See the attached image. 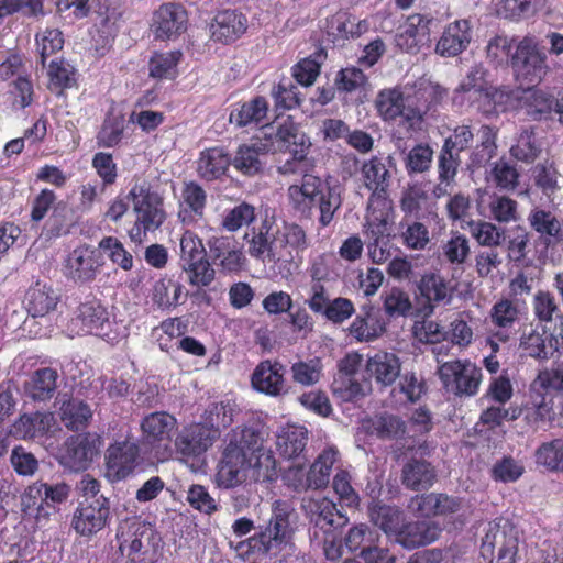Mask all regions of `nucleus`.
I'll return each mask as SVG.
<instances>
[{"mask_svg": "<svg viewBox=\"0 0 563 563\" xmlns=\"http://www.w3.org/2000/svg\"><path fill=\"white\" fill-rule=\"evenodd\" d=\"M308 441V430L301 426H289L277 437V450L286 459L298 457L305 450Z\"/></svg>", "mask_w": 563, "mask_h": 563, "instance_id": "43", "label": "nucleus"}, {"mask_svg": "<svg viewBox=\"0 0 563 563\" xmlns=\"http://www.w3.org/2000/svg\"><path fill=\"white\" fill-rule=\"evenodd\" d=\"M531 179L533 185L549 198L560 189L559 172L554 164L548 161L532 167Z\"/></svg>", "mask_w": 563, "mask_h": 563, "instance_id": "53", "label": "nucleus"}, {"mask_svg": "<svg viewBox=\"0 0 563 563\" xmlns=\"http://www.w3.org/2000/svg\"><path fill=\"white\" fill-rule=\"evenodd\" d=\"M338 454L336 450L330 448L318 456L307 474V486L309 488L319 489L329 484L331 470L336 461Z\"/></svg>", "mask_w": 563, "mask_h": 563, "instance_id": "45", "label": "nucleus"}, {"mask_svg": "<svg viewBox=\"0 0 563 563\" xmlns=\"http://www.w3.org/2000/svg\"><path fill=\"white\" fill-rule=\"evenodd\" d=\"M350 333L360 342H371L385 332V322L379 318V311L373 307H363L350 325Z\"/></svg>", "mask_w": 563, "mask_h": 563, "instance_id": "37", "label": "nucleus"}, {"mask_svg": "<svg viewBox=\"0 0 563 563\" xmlns=\"http://www.w3.org/2000/svg\"><path fill=\"white\" fill-rule=\"evenodd\" d=\"M468 228L471 235L475 239L478 245L484 249L503 247L506 241L505 229L499 228L489 221H471L468 223Z\"/></svg>", "mask_w": 563, "mask_h": 563, "instance_id": "48", "label": "nucleus"}, {"mask_svg": "<svg viewBox=\"0 0 563 563\" xmlns=\"http://www.w3.org/2000/svg\"><path fill=\"white\" fill-rule=\"evenodd\" d=\"M545 334V328L542 333L536 329L528 333H522L519 344L520 349L531 358L539 362H548L554 356L555 350L550 346L549 334Z\"/></svg>", "mask_w": 563, "mask_h": 563, "instance_id": "44", "label": "nucleus"}, {"mask_svg": "<svg viewBox=\"0 0 563 563\" xmlns=\"http://www.w3.org/2000/svg\"><path fill=\"white\" fill-rule=\"evenodd\" d=\"M530 393L545 397L563 394V363L540 369L530 384Z\"/></svg>", "mask_w": 563, "mask_h": 563, "instance_id": "40", "label": "nucleus"}, {"mask_svg": "<svg viewBox=\"0 0 563 563\" xmlns=\"http://www.w3.org/2000/svg\"><path fill=\"white\" fill-rule=\"evenodd\" d=\"M209 258L224 273L242 269L244 256L238 242L231 236H212L208 240Z\"/></svg>", "mask_w": 563, "mask_h": 563, "instance_id": "27", "label": "nucleus"}, {"mask_svg": "<svg viewBox=\"0 0 563 563\" xmlns=\"http://www.w3.org/2000/svg\"><path fill=\"white\" fill-rule=\"evenodd\" d=\"M279 243L282 247H289V255L294 251L297 255L303 253L310 246V240L303 228L295 222L285 223Z\"/></svg>", "mask_w": 563, "mask_h": 563, "instance_id": "63", "label": "nucleus"}, {"mask_svg": "<svg viewBox=\"0 0 563 563\" xmlns=\"http://www.w3.org/2000/svg\"><path fill=\"white\" fill-rule=\"evenodd\" d=\"M272 151L267 141L258 139L249 144L240 145L231 161V165L242 175L253 177L261 174L265 166V157Z\"/></svg>", "mask_w": 563, "mask_h": 563, "instance_id": "25", "label": "nucleus"}, {"mask_svg": "<svg viewBox=\"0 0 563 563\" xmlns=\"http://www.w3.org/2000/svg\"><path fill=\"white\" fill-rule=\"evenodd\" d=\"M402 231L400 233L402 244L416 251H422L430 242L428 228L418 221L401 223Z\"/></svg>", "mask_w": 563, "mask_h": 563, "instance_id": "64", "label": "nucleus"}, {"mask_svg": "<svg viewBox=\"0 0 563 563\" xmlns=\"http://www.w3.org/2000/svg\"><path fill=\"white\" fill-rule=\"evenodd\" d=\"M186 24V10L180 4L165 3L155 11L152 26L155 37L164 41L179 36Z\"/></svg>", "mask_w": 563, "mask_h": 563, "instance_id": "26", "label": "nucleus"}, {"mask_svg": "<svg viewBox=\"0 0 563 563\" xmlns=\"http://www.w3.org/2000/svg\"><path fill=\"white\" fill-rule=\"evenodd\" d=\"M299 174L302 175L301 184L288 188L290 206L305 219H312L318 211L320 225L328 227L342 205L339 188L307 173V169Z\"/></svg>", "mask_w": 563, "mask_h": 563, "instance_id": "2", "label": "nucleus"}, {"mask_svg": "<svg viewBox=\"0 0 563 563\" xmlns=\"http://www.w3.org/2000/svg\"><path fill=\"white\" fill-rule=\"evenodd\" d=\"M107 309L97 300L80 303L75 317L70 320L69 329L76 334L90 333L113 343L119 340V332L113 329Z\"/></svg>", "mask_w": 563, "mask_h": 563, "instance_id": "11", "label": "nucleus"}, {"mask_svg": "<svg viewBox=\"0 0 563 563\" xmlns=\"http://www.w3.org/2000/svg\"><path fill=\"white\" fill-rule=\"evenodd\" d=\"M264 141L272 145V151L288 152L291 155L278 167L280 174H298L308 169L307 153L311 143L292 122L283 123L273 139L265 137Z\"/></svg>", "mask_w": 563, "mask_h": 563, "instance_id": "7", "label": "nucleus"}, {"mask_svg": "<svg viewBox=\"0 0 563 563\" xmlns=\"http://www.w3.org/2000/svg\"><path fill=\"white\" fill-rule=\"evenodd\" d=\"M58 373L51 367L35 371L25 384V390L33 400L44 401L51 399L57 388Z\"/></svg>", "mask_w": 563, "mask_h": 563, "instance_id": "41", "label": "nucleus"}, {"mask_svg": "<svg viewBox=\"0 0 563 563\" xmlns=\"http://www.w3.org/2000/svg\"><path fill=\"white\" fill-rule=\"evenodd\" d=\"M437 374L443 388L459 397L475 396L483 379L482 368L468 360L444 362L438 366Z\"/></svg>", "mask_w": 563, "mask_h": 563, "instance_id": "9", "label": "nucleus"}, {"mask_svg": "<svg viewBox=\"0 0 563 563\" xmlns=\"http://www.w3.org/2000/svg\"><path fill=\"white\" fill-rule=\"evenodd\" d=\"M393 162L391 156L386 158L373 156L364 162L361 168L365 187L377 198H385L391 184V174L388 165Z\"/></svg>", "mask_w": 563, "mask_h": 563, "instance_id": "31", "label": "nucleus"}, {"mask_svg": "<svg viewBox=\"0 0 563 563\" xmlns=\"http://www.w3.org/2000/svg\"><path fill=\"white\" fill-rule=\"evenodd\" d=\"M206 257L207 253L202 241L194 233L186 232L180 240L179 265L183 271H187Z\"/></svg>", "mask_w": 563, "mask_h": 563, "instance_id": "57", "label": "nucleus"}, {"mask_svg": "<svg viewBox=\"0 0 563 563\" xmlns=\"http://www.w3.org/2000/svg\"><path fill=\"white\" fill-rule=\"evenodd\" d=\"M510 529L515 528L510 525H504L503 527L497 523L488 525L481 544V554L484 560L492 563L495 556V552L497 554L500 553V550L506 547V542L508 543Z\"/></svg>", "mask_w": 563, "mask_h": 563, "instance_id": "47", "label": "nucleus"}, {"mask_svg": "<svg viewBox=\"0 0 563 563\" xmlns=\"http://www.w3.org/2000/svg\"><path fill=\"white\" fill-rule=\"evenodd\" d=\"M404 95L405 124L407 131H411L418 129L424 115L448 96V90L429 79H420L413 87L405 88Z\"/></svg>", "mask_w": 563, "mask_h": 563, "instance_id": "8", "label": "nucleus"}, {"mask_svg": "<svg viewBox=\"0 0 563 563\" xmlns=\"http://www.w3.org/2000/svg\"><path fill=\"white\" fill-rule=\"evenodd\" d=\"M395 146L400 150L404 156V166L408 176L412 177L418 174H423L431 168L433 150L428 144L419 143L406 152V148L402 147V139L397 137Z\"/></svg>", "mask_w": 563, "mask_h": 563, "instance_id": "39", "label": "nucleus"}, {"mask_svg": "<svg viewBox=\"0 0 563 563\" xmlns=\"http://www.w3.org/2000/svg\"><path fill=\"white\" fill-rule=\"evenodd\" d=\"M126 199H131L139 225H143L145 230L155 231L165 221L163 198L152 189L148 181L135 183L126 195Z\"/></svg>", "mask_w": 563, "mask_h": 563, "instance_id": "14", "label": "nucleus"}, {"mask_svg": "<svg viewBox=\"0 0 563 563\" xmlns=\"http://www.w3.org/2000/svg\"><path fill=\"white\" fill-rule=\"evenodd\" d=\"M302 508L309 520L310 540H319L323 534L339 532L349 522V518L325 497L305 499Z\"/></svg>", "mask_w": 563, "mask_h": 563, "instance_id": "12", "label": "nucleus"}, {"mask_svg": "<svg viewBox=\"0 0 563 563\" xmlns=\"http://www.w3.org/2000/svg\"><path fill=\"white\" fill-rule=\"evenodd\" d=\"M263 442V432L254 427L233 430L218 464V486L235 489L250 474L255 482L275 481L276 460L271 450L264 449Z\"/></svg>", "mask_w": 563, "mask_h": 563, "instance_id": "1", "label": "nucleus"}, {"mask_svg": "<svg viewBox=\"0 0 563 563\" xmlns=\"http://www.w3.org/2000/svg\"><path fill=\"white\" fill-rule=\"evenodd\" d=\"M519 101L526 114L532 120L548 119L554 112L555 98L537 87H527Z\"/></svg>", "mask_w": 563, "mask_h": 563, "instance_id": "36", "label": "nucleus"}, {"mask_svg": "<svg viewBox=\"0 0 563 563\" xmlns=\"http://www.w3.org/2000/svg\"><path fill=\"white\" fill-rule=\"evenodd\" d=\"M211 430L202 424L184 428L176 437L174 446L181 461L200 457L213 442Z\"/></svg>", "mask_w": 563, "mask_h": 563, "instance_id": "21", "label": "nucleus"}, {"mask_svg": "<svg viewBox=\"0 0 563 563\" xmlns=\"http://www.w3.org/2000/svg\"><path fill=\"white\" fill-rule=\"evenodd\" d=\"M101 445L102 439L95 432L71 435L59 448L57 461L73 472L85 471L99 455Z\"/></svg>", "mask_w": 563, "mask_h": 563, "instance_id": "13", "label": "nucleus"}, {"mask_svg": "<svg viewBox=\"0 0 563 563\" xmlns=\"http://www.w3.org/2000/svg\"><path fill=\"white\" fill-rule=\"evenodd\" d=\"M110 519V500L107 497L80 503L76 508L71 527L80 536L90 537L102 530Z\"/></svg>", "mask_w": 563, "mask_h": 563, "instance_id": "16", "label": "nucleus"}, {"mask_svg": "<svg viewBox=\"0 0 563 563\" xmlns=\"http://www.w3.org/2000/svg\"><path fill=\"white\" fill-rule=\"evenodd\" d=\"M478 135L481 143L473 150L470 156V167L481 168L496 155V131L489 125H482Z\"/></svg>", "mask_w": 563, "mask_h": 563, "instance_id": "49", "label": "nucleus"}, {"mask_svg": "<svg viewBox=\"0 0 563 563\" xmlns=\"http://www.w3.org/2000/svg\"><path fill=\"white\" fill-rule=\"evenodd\" d=\"M254 221L255 208L247 202H241L225 210L221 225L229 232H235L244 225H250Z\"/></svg>", "mask_w": 563, "mask_h": 563, "instance_id": "61", "label": "nucleus"}, {"mask_svg": "<svg viewBox=\"0 0 563 563\" xmlns=\"http://www.w3.org/2000/svg\"><path fill=\"white\" fill-rule=\"evenodd\" d=\"M418 290L426 305L422 312L426 317L433 313L434 308L440 305H449L453 299V287L441 274L429 272L421 276L418 282Z\"/></svg>", "mask_w": 563, "mask_h": 563, "instance_id": "22", "label": "nucleus"}, {"mask_svg": "<svg viewBox=\"0 0 563 563\" xmlns=\"http://www.w3.org/2000/svg\"><path fill=\"white\" fill-rule=\"evenodd\" d=\"M519 38H521V36H494L488 41L486 46L487 58L496 66L507 65L510 67L511 55H514V51Z\"/></svg>", "mask_w": 563, "mask_h": 563, "instance_id": "52", "label": "nucleus"}, {"mask_svg": "<svg viewBox=\"0 0 563 563\" xmlns=\"http://www.w3.org/2000/svg\"><path fill=\"white\" fill-rule=\"evenodd\" d=\"M536 463L549 471L563 472V439L543 442L536 451Z\"/></svg>", "mask_w": 563, "mask_h": 563, "instance_id": "55", "label": "nucleus"}, {"mask_svg": "<svg viewBox=\"0 0 563 563\" xmlns=\"http://www.w3.org/2000/svg\"><path fill=\"white\" fill-rule=\"evenodd\" d=\"M368 517L386 534H395L401 523L402 512L396 506L377 501L368 507Z\"/></svg>", "mask_w": 563, "mask_h": 563, "instance_id": "46", "label": "nucleus"}, {"mask_svg": "<svg viewBox=\"0 0 563 563\" xmlns=\"http://www.w3.org/2000/svg\"><path fill=\"white\" fill-rule=\"evenodd\" d=\"M433 450L429 443L423 442L416 448V454L409 459L401 471V482L404 486L411 490H426L430 488L437 481L435 467L423 459Z\"/></svg>", "mask_w": 563, "mask_h": 563, "instance_id": "18", "label": "nucleus"}, {"mask_svg": "<svg viewBox=\"0 0 563 563\" xmlns=\"http://www.w3.org/2000/svg\"><path fill=\"white\" fill-rule=\"evenodd\" d=\"M366 30V25L356 21L347 12L340 11L327 20L325 32L328 40L334 45H343L350 37L360 36Z\"/></svg>", "mask_w": 563, "mask_h": 563, "instance_id": "35", "label": "nucleus"}, {"mask_svg": "<svg viewBox=\"0 0 563 563\" xmlns=\"http://www.w3.org/2000/svg\"><path fill=\"white\" fill-rule=\"evenodd\" d=\"M183 54L179 51L156 53L148 64L150 75L158 79L173 78L176 75V67Z\"/></svg>", "mask_w": 563, "mask_h": 563, "instance_id": "59", "label": "nucleus"}, {"mask_svg": "<svg viewBox=\"0 0 563 563\" xmlns=\"http://www.w3.org/2000/svg\"><path fill=\"white\" fill-rule=\"evenodd\" d=\"M291 505L286 500H275L272 504V515L267 526L252 538L253 548L265 554H276L282 545L286 544L291 534L290 516Z\"/></svg>", "mask_w": 563, "mask_h": 563, "instance_id": "10", "label": "nucleus"}, {"mask_svg": "<svg viewBox=\"0 0 563 563\" xmlns=\"http://www.w3.org/2000/svg\"><path fill=\"white\" fill-rule=\"evenodd\" d=\"M547 48L532 34L521 36L511 55V74L521 87H537L550 74Z\"/></svg>", "mask_w": 563, "mask_h": 563, "instance_id": "4", "label": "nucleus"}, {"mask_svg": "<svg viewBox=\"0 0 563 563\" xmlns=\"http://www.w3.org/2000/svg\"><path fill=\"white\" fill-rule=\"evenodd\" d=\"M366 373L380 387H391L399 402H416L424 393V383L413 372L401 373L399 357L389 352H376L365 365Z\"/></svg>", "mask_w": 563, "mask_h": 563, "instance_id": "3", "label": "nucleus"}, {"mask_svg": "<svg viewBox=\"0 0 563 563\" xmlns=\"http://www.w3.org/2000/svg\"><path fill=\"white\" fill-rule=\"evenodd\" d=\"M267 112V100L262 96H257L243 103L232 106L229 121L238 128L257 126L265 124Z\"/></svg>", "mask_w": 563, "mask_h": 563, "instance_id": "34", "label": "nucleus"}, {"mask_svg": "<svg viewBox=\"0 0 563 563\" xmlns=\"http://www.w3.org/2000/svg\"><path fill=\"white\" fill-rule=\"evenodd\" d=\"M527 220L537 234V246L548 251L563 243V222L551 210L534 207L530 210Z\"/></svg>", "mask_w": 563, "mask_h": 563, "instance_id": "19", "label": "nucleus"}, {"mask_svg": "<svg viewBox=\"0 0 563 563\" xmlns=\"http://www.w3.org/2000/svg\"><path fill=\"white\" fill-rule=\"evenodd\" d=\"M405 95L398 89L383 90L376 99V108L385 121L401 118L405 122Z\"/></svg>", "mask_w": 563, "mask_h": 563, "instance_id": "50", "label": "nucleus"}, {"mask_svg": "<svg viewBox=\"0 0 563 563\" xmlns=\"http://www.w3.org/2000/svg\"><path fill=\"white\" fill-rule=\"evenodd\" d=\"M48 427V416L41 412L24 413L13 426L14 434L23 439L43 435Z\"/></svg>", "mask_w": 563, "mask_h": 563, "instance_id": "56", "label": "nucleus"}, {"mask_svg": "<svg viewBox=\"0 0 563 563\" xmlns=\"http://www.w3.org/2000/svg\"><path fill=\"white\" fill-rule=\"evenodd\" d=\"M176 428V418L165 411L152 412L141 422L143 441L157 450L170 448Z\"/></svg>", "mask_w": 563, "mask_h": 563, "instance_id": "20", "label": "nucleus"}, {"mask_svg": "<svg viewBox=\"0 0 563 563\" xmlns=\"http://www.w3.org/2000/svg\"><path fill=\"white\" fill-rule=\"evenodd\" d=\"M473 38V23L459 19L449 23L437 43L435 52L443 57H455L467 49Z\"/></svg>", "mask_w": 563, "mask_h": 563, "instance_id": "23", "label": "nucleus"}, {"mask_svg": "<svg viewBox=\"0 0 563 563\" xmlns=\"http://www.w3.org/2000/svg\"><path fill=\"white\" fill-rule=\"evenodd\" d=\"M231 165L230 157L223 148L212 147L201 152L198 159V173L207 180L220 178Z\"/></svg>", "mask_w": 563, "mask_h": 563, "instance_id": "42", "label": "nucleus"}, {"mask_svg": "<svg viewBox=\"0 0 563 563\" xmlns=\"http://www.w3.org/2000/svg\"><path fill=\"white\" fill-rule=\"evenodd\" d=\"M91 415L89 406L78 399L64 401L59 409L62 422L70 430L84 429L88 424Z\"/></svg>", "mask_w": 563, "mask_h": 563, "instance_id": "51", "label": "nucleus"}, {"mask_svg": "<svg viewBox=\"0 0 563 563\" xmlns=\"http://www.w3.org/2000/svg\"><path fill=\"white\" fill-rule=\"evenodd\" d=\"M139 456L140 449L134 442L123 441L111 445L107 454L109 475L114 481L124 479L135 468Z\"/></svg>", "mask_w": 563, "mask_h": 563, "instance_id": "28", "label": "nucleus"}, {"mask_svg": "<svg viewBox=\"0 0 563 563\" xmlns=\"http://www.w3.org/2000/svg\"><path fill=\"white\" fill-rule=\"evenodd\" d=\"M489 71L484 64L473 65L453 91V102L459 106L465 104V99L476 92L483 91L490 86L488 81Z\"/></svg>", "mask_w": 563, "mask_h": 563, "instance_id": "38", "label": "nucleus"}, {"mask_svg": "<svg viewBox=\"0 0 563 563\" xmlns=\"http://www.w3.org/2000/svg\"><path fill=\"white\" fill-rule=\"evenodd\" d=\"M540 153L541 147L534 133L528 130L520 133L516 144L510 148V154L514 158L527 164L533 163Z\"/></svg>", "mask_w": 563, "mask_h": 563, "instance_id": "62", "label": "nucleus"}, {"mask_svg": "<svg viewBox=\"0 0 563 563\" xmlns=\"http://www.w3.org/2000/svg\"><path fill=\"white\" fill-rule=\"evenodd\" d=\"M442 532L441 526L433 520H418L399 526L395 541L404 549L413 550L437 541Z\"/></svg>", "mask_w": 563, "mask_h": 563, "instance_id": "24", "label": "nucleus"}, {"mask_svg": "<svg viewBox=\"0 0 563 563\" xmlns=\"http://www.w3.org/2000/svg\"><path fill=\"white\" fill-rule=\"evenodd\" d=\"M59 296L56 290L43 282H35L25 294V308L33 318L45 317L54 311Z\"/></svg>", "mask_w": 563, "mask_h": 563, "instance_id": "33", "label": "nucleus"}, {"mask_svg": "<svg viewBox=\"0 0 563 563\" xmlns=\"http://www.w3.org/2000/svg\"><path fill=\"white\" fill-rule=\"evenodd\" d=\"M70 493L71 486L64 481H36L21 495V509L25 516L34 517L37 525H44L57 512V506L68 500Z\"/></svg>", "mask_w": 563, "mask_h": 563, "instance_id": "5", "label": "nucleus"}, {"mask_svg": "<svg viewBox=\"0 0 563 563\" xmlns=\"http://www.w3.org/2000/svg\"><path fill=\"white\" fill-rule=\"evenodd\" d=\"M532 308L536 318L541 323H550L563 316L555 296L548 290H539L534 294Z\"/></svg>", "mask_w": 563, "mask_h": 563, "instance_id": "54", "label": "nucleus"}, {"mask_svg": "<svg viewBox=\"0 0 563 563\" xmlns=\"http://www.w3.org/2000/svg\"><path fill=\"white\" fill-rule=\"evenodd\" d=\"M98 250L106 253L109 260L123 271L133 268V256L114 236H104L98 244Z\"/></svg>", "mask_w": 563, "mask_h": 563, "instance_id": "60", "label": "nucleus"}, {"mask_svg": "<svg viewBox=\"0 0 563 563\" xmlns=\"http://www.w3.org/2000/svg\"><path fill=\"white\" fill-rule=\"evenodd\" d=\"M280 233L276 220L273 216L265 214L260 223L253 224L251 231L245 233L244 239L249 244V254L257 260L276 263L282 260L277 244Z\"/></svg>", "mask_w": 563, "mask_h": 563, "instance_id": "15", "label": "nucleus"}, {"mask_svg": "<svg viewBox=\"0 0 563 563\" xmlns=\"http://www.w3.org/2000/svg\"><path fill=\"white\" fill-rule=\"evenodd\" d=\"M103 265V255L98 247L80 245L66 260V275L75 283H90L96 279Z\"/></svg>", "mask_w": 563, "mask_h": 563, "instance_id": "17", "label": "nucleus"}, {"mask_svg": "<svg viewBox=\"0 0 563 563\" xmlns=\"http://www.w3.org/2000/svg\"><path fill=\"white\" fill-rule=\"evenodd\" d=\"M461 503L457 498L446 494L429 493L411 498L408 508L420 517H433L454 514L460 510Z\"/></svg>", "mask_w": 563, "mask_h": 563, "instance_id": "29", "label": "nucleus"}, {"mask_svg": "<svg viewBox=\"0 0 563 563\" xmlns=\"http://www.w3.org/2000/svg\"><path fill=\"white\" fill-rule=\"evenodd\" d=\"M247 30V18L238 10L220 11L211 24L212 38L222 43H232Z\"/></svg>", "mask_w": 563, "mask_h": 563, "instance_id": "32", "label": "nucleus"}, {"mask_svg": "<svg viewBox=\"0 0 563 563\" xmlns=\"http://www.w3.org/2000/svg\"><path fill=\"white\" fill-rule=\"evenodd\" d=\"M286 367L269 360L261 362L254 369L251 382L254 389L268 396H279L285 389Z\"/></svg>", "mask_w": 563, "mask_h": 563, "instance_id": "30", "label": "nucleus"}, {"mask_svg": "<svg viewBox=\"0 0 563 563\" xmlns=\"http://www.w3.org/2000/svg\"><path fill=\"white\" fill-rule=\"evenodd\" d=\"M119 550L130 563H152L156 533L151 523L137 517L124 520L118 530Z\"/></svg>", "mask_w": 563, "mask_h": 563, "instance_id": "6", "label": "nucleus"}, {"mask_svg": "<svg viewBox=\"0 0 563 563\" xmlns=\"http://www.w3.org/2000/svg\"><path fill=\"white\" fill-rule=\"evenodd\" d=\"M379 541V533L365 523L350 528L344 538L345 547L351 552H364Z\"/></svg>", "mask_w": 563, "mask_h": 563, "instance_id": "58", "label": "nucleus"}]
</instances>
